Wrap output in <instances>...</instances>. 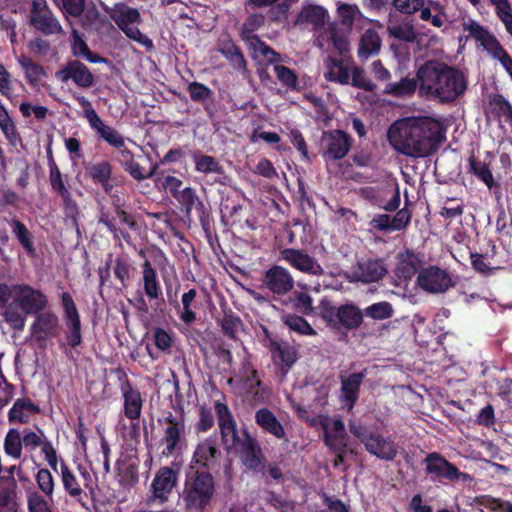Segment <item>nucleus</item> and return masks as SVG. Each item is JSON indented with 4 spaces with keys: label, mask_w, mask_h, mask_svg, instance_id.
Listing matches in <instances>:
<instances>
[{
    "label": "nucleus",
    "mask_w": 512,
    "mask_h": 512,
    "mask_svg": "<svg viewBox=\"0 0 512 512\" xmlns=\"http://www.w3.org/2000/svg\"><path fill=\"white\" fill-rule=\"evenodd\" d=\"M388 141L399 153L413 158L432 154L444 139L442 124L428 116L406 117L388 129Z\"/></svg>",
    "instance_id": "f257e3e1"
},
{
    "label": "nucleus",
    "mask_w": 512,
    "mask_h": 512,
    "mask_svg": "<svg viewBox=\"0 0 512 512\" xmlns=\"http://www.w3.org/2000/svg\"><path fill=\"white\" fill-rule=\"evenodd\" d=\"M421 95L442 102L454 101L466 89L462 72L437 62H428L417 72Z\"/></svg>",
    "instance_id": "f03ea898"
},
{
    "label": "nucleus",
    "mask_w": 512,
    "mask_h": 512,
    "mask_svg": "<svg viewBox=\"0 0 512 512\" xmlns=\"http://www.w3.org/2000/svg\"><path fill=\"white\" fill-rule=\"evenodd\" d=\"M106 12L129 39L139 43L148 50L153 49L152 40L142 34L138 28L142 19L137 9L123 3H118L111 8L106 7Z\"/></svg>",
    "instance_id": "7ed1b4c3"
},
{
    "label": "nucleus",
    "mask_w": 512,
    "mask_h": 512,
    "mask_svg": "<svg viewBox=\"0 0 512 512\" xmlns=\"http://www.w3.org/2000/svg\"><path fill=\"white\" fill-rule=\"evenodd\" d=\"M215 486L212 476L197 472L189 476L185 483L183 500L189 512H200L211 501Z\"/></svg>",
    "instance_id": "20e7f679"
},
{
    "label": "nucleus",
    "mask_w": 512,
    "mask_h": 512,
    "mask_svg": "<svg viewBox=\"0 0 512 512\" xmlns=\"http://www.w3.org/2000/svg\"><path fill=\"white\" fill-rule=\"evenodd\" d=\"M350 430L360 439L370 454L383 460H393L395 458L397 449L392 440L370 432L361 425L351 424Z\"/></svg>",
    "instance_id": "39448f33"
},
{
    "label": "nucleus",
    "mask_w": 512,
    "mask_h": 512,
    "mask_svg": "<svg viewBox=\"0 0 512 512\" xmlns=\"http://www.w3.org/2000/svg\"><path fill=\"white\" fill-rule=\"evenodd\" d=\"M222 440L228 450L239 448L250 436L246 431H239L228 407L220 402L215 403Z\"/></svg>",
    "instance_id": "423d86ee"
},
{
    "label": "nucleus",
    "mask_w": 512,
    "mask_h": 512,
    "mask_svg": "<svg viewBox=\"0 0 512 512\" xmlns=\"http://www.w3.org/2000/svg\"><path fill=\"white\" fill-rule=\"evenodd\" d=\"M264 23V16L262 14H252L243 25V37L248 42L250 48L253 50L254 57H263L270 63L279 61L280 56L270 49L264 42L260 41L256 36L249 35L257 30Z\"/></svg>",
    "instance_id": "0eeeda50"
},
{
    "label": "nucleus",
    "mask_w": 512,
    "mask_h": 512,
    "mask_svg": "<svg viewBox=\"0 0 512 512\" xmlns=\"http://www.w3.org/2000/svg\"><path fill=\"white\" fill-rule=\"evenodd\" d=\"M12 300L28 314L38 313L47 304V298L41 291L24 284L12 286Z\"/></svg>",
    "instance_id": "6e6552de"
},
{
    "label": "nucleus",
    "mask_w": 512,
    "mask_h": 512,
    "mask_svg": "<svg viewBox=\"0 0 512 512\" xmlns=\"http://www.w3.org/2000/svg\"><path fill=\"white\" fill-rule=\"evenodd\" d=\"M317 43L322 50L343 54L348 51L349 42L346 32L331 23L319 31Z\"/></svg>",
    "instance_id": "1a4fd4ad"
},
{
    "label": "nucleus",
    "mask_w": 512,
    "mask_h": 512,
    "mask_svg": "<svg viewBox=\"0 0 512 512\" xmlns=\"http://www.w3.org/2000/svg\"><path fill=\"white\" fill-rule=\"evenodd\" d=\"M281 258L294 269L303 273L314 276L323 274L322 266L303 250L286 248L281 251Z\"/></svg>",
    "instance_id": "9d476101"
},
{
    "label": "nucleus",
    "mask_w": 512,
    "mask_h": 512,
    "mask_svg": "<svg viewBox=\"0 0 512 512\" xmlns=\"http://www.w3.org/2000/svg\"><path fill=\"white\" fill-rule=\"evenodd\" d=\"M417 282L423 290L430 293L444 292L451 286V279L447 272L436 267L422 270Z\"/></svg>",
    "instance_id": "9b49d317"
},
{
    "label": "nucleus",
    "mask_w": 512,
    "mask_h": 512,
    "mask_svg": "<svg viewBox=\"0 0 512 512\" xmlns=\"http://www.w3.org/2000/svg\"><path fill=\"white\" fill-rule=\"evenodd\" d=\"M178 481L176 472L170 467L160 468L152 481L151 489L154 500L164 503L168 500Z\"/></svg>",
    "instance_id": "f8f14e48"
},
{
    "label": "nucleus",
    "mask_w": 512,
    "mask_h": 512,
    "mask_svg": "<svg viewBox=\"0 0 512 512\" xmlns=\"http://www.w3.org/2000/svg\"><path fill=\"white\" fill-rule=\"evenodd\" d=\"M321 141L324 155L330 159H341L350 149L349 137L341 130L324 132Z\"/></svg>",
    "instance_id": "ddd939ff"
},
{
    "label": "nucleus",
    "mask_w": 512,
    "mask_h": 512,
    "mask_svg": "<svg viewBox=\"0 0 512 512\" xmlns=\"http://www.w3.org/2000/svg\"><path fill=\"white\" fill-rule=\"evenodd\" d=\"M184 446L183 427L177 423H169L164 430L163 438L158 444L161 456H176Z\"/></svg>",
    "instance_id": "4468645a"
},
{
    "label": "nucleus",
    "mask_w": 512,
    "mask_h": 512,
    "mask_svg": "<svg viewBox=\"0 0 512 512\" xmlns=\"http://www.w3.org/2000/svg\"><path fill=\"white\" fill-rule=\"evenodd\" d=\"M56 78L61 82L73 80V82L83 88H88L93 84L94 77L89 69L79 61H70L61 70L55 74Z\"/></svg>",
    "instance_id": "2eb2a0df"
},
{
    "label": "nucleus",
    "mask_w": 512,
    "mask_h": 512,
    "mask_svg": "<svg viewBox=\"0 0 512 512\" xmlns=\"http://www.w3.org/2000/svg\"><path fill=\"white\" fill-rule=\"evenodd\" d=\"M264 283L273 293L283 295L292 289L294 281L286 268L274 265L265 273Z\"/></svg>",
    "instance_id": "dca6fc26"
},
{
    "label": "nucleus",
    "mask_w": 512,
    "mask_h": 512,
    "mask_svg": "<svg viewBox=\"0 0 512 512\" xmlns=\"http://www.w3.org/2000/svg\"><path fill=\"white\" fill-rule=\"evenodd\" d=\"M426 471L435 477L457 480L462 476L459 470L438 453H430L425 458Z\"/></svg>",
    "instance_id": "f3484780"
},
{
    "label": "nucleus",
    "mask_w": 512,
    "mask_h": 512,
    "mask_svg": "<svg viewBox=\"0 0 512 512\" xmlns=\"http://www.w3.org/2000/svg\"><path fill=\"white\" fill-rule=\"evenodd\" d=\"M385 273L386 268L382 262L369 260L359 263L347 277L350 281L370 283L378 281Z\"/></svg>",
    "instance_id": "a211bd4d"
},
{
    "label": "nucleus",
    "mask_w": 512,
    "mask_h": 512,
    "mask_svg": "<svg viewBox=\"0 0 512 512\" xmlns=\"http://www.w3.org/2000/svg\"><path fill=\"white\" fill-rule=\"evenodd\" d=\"M324 67V77L326 80L341 85L350 83L351 63L348 60H335L332 57H328L324 63Z\"/></svg>",
    "instance_id": "6ab92c4d"
},
{
    "label": "nucleus",
    "mask_w": 512,
    "mask_h": 512,
    "mask_svg": "<svg viewBox=\"0 0 512 512\" xmlns=\"http://www.w3.org/2000/svg\"><path fill=\"white\" fill-rule=\"evenodd\" d=\"M58 329L57 316L49 312L42 313L36 317L32 325V335L36 340L42 341L56 336Z\"/></svg>",
    "instance_id": "aec40b11"
},
{
    "label": "nucleus",
    "mask_w": 512,
    "mask_h": 512,
    "mask_svg": "<svg viewBox=\"0 0 512 512\" xmlns=\"http://www.w3.org/2000/svg\"><path fill=\"white\" fill-rule=\"evenodd\" d=\"M89 125L109 145L116 149L123 148L125 144L124 137L113 127L106 125L98 114L90 113Z\"/></svg>",
    "instance_id": "412c9836"
},
{
    "label": "nucleus",
    "mask_w": 512,
    "mask_h": 512,
    "mask_svg": "<svg viewBox=\"0 0 512 512\" xmlns=\"http://www.w3.org/2000/svg\"><path fill=\"white\" fill-rule=\"evenodd\" d=\"M322 425L326 444L330 448L340 451L341 448L345 447V427L341 420L327 418Z\"/></svg>",
    "instance_id": "4be33fe9"
},
{
    "label": "nucleus",
    "mask_w": 512,
    "mask_h": 512,
    "mask_svg": "<svg viewBox=\"0 0 512 512\" xmlns=\"http://www.w3.org/2000/svg\"><path fill=\"white\" fill-rule=\"evenodd\" d=\"M364 378L363 373H353L342 378L341 401L344 408L350 411L358 398L359 387Z\"/></svg>",
    "instance_id": "5701e85b"
},
{
    "label": "nucleus",
    "mask_w": 512,
    "mask_h": 512,
    "mask_svg": "<svg viewBox=\"0 0 512 512\" xmlns=\"http://www.w3.org/2000/svg\"><path fill=\"white\" fill-rule=\"evenodd\" d=\"M60 478L64 491L73 499L81 502L84 491L80 486L75 474L69 469L64 461L60 464Z\"/></svg>",
    "instance_id": "b1692460"
},
{
    "label": "nucleus",
    "mask_w": 512,
    "mask_h": 512,
    "mask_svg": "<svg viewBox=\"0 0 512 512\" xmlns=\"http://www.w3.org/2000/svg\"><path fill=\"white\" fill-rule=\"evenodd\" d=\"M235 452L240 455L246 467L257 469L261 465V451L253 438L246 439L239 448L235 449Z\"/></svg>",
    "instance_id": "393cba45"
},
{
    "label": "nucleus",
    "mask_w": 512,
    "mask_h": 512,
    "mask_svg": "<svg viewBox=\"0 0 512 512\" xmlns=\"http://www.w3.org/2000/svg\"><path fill=\"white\" fill-rule=\"evenodd\" d=\"M255 421L264 431L269 432L277 438L284 437V428L275 415L268 409H259L255 414Z\"/></svg>",
    "instance_id": "a878e982"
},
{
    "label": "nucleus",
    "mask_w": 512,
    "mask_h": 512,
    "mask_svg": "<svg viewBox=\"0 0 512 512\" xmlns=\"http://www.w3.org/2000/svg\"><path fill=\"white\" fill-rule=\"evenodd\" d=\"M418 264L417 256L411 251H405L398 255L395 273L399 279L409 280L415 275Z\"/></svg>",
    "instance_id": "bb28decb"
},
{
    "label": "nucleus",
    "mask_w": 512,
    "mask_h": 512,
    "mask_svg": "<svg viewBox=\"0 0 512 512\" xmlns=\"http://www.w3.org/2000/svg\"><path fill=\"white\" fill-rule=\"evenodd\" d=\"M17 61L21 68L25 72V76L28 82L33 87H39L43 84L46 78V72L43 67L33 62L29 57L20 55L17 57Z\"/></svg>",
    "instance_id": "cd10ccee"
},
{
    "label": "nucleus",
    "mask_w": 512,
    "mask_h": 512,
    "mask_svg": "<svg viewBox=\"0 0 512 512\" xmlns=\"http://www.w3.org/2000/svg\"><path fill=\"white\" fill-rule=\"evenodd\" d=\"M39 411V409L27 399H18L9 411V421L15 423H27L30 416Z\"/></svg>",
    "instance_id": "c85d7f7f"
},
{
    "label": "nucleus",
    "mask_w": 512,
    "mask_h": 512,
    "mask_svg": "<svg viewBox=\"0 0 512 512\" xmlns=\"http://www.w3.org/2000/svg\"><path fill=\"white\" fill-rule=\"evenodd\" d=\"M125 415L131 419H138L141 415L142 398L140 392L131 387L123 390Z\"/></svg>",
    "instance_id": "c756f323"
},
{
    "label": "nucleus",
    "mask_w": 512,
    "mask_h": 512,
    "mask_svg": "<svg viewBox=\"0 0 512 512\" xmlns=\"http://www.w3.org/2000/svg\"><path fill=\"white\" fill-rule=\"evenodd\" d=\"M217 452L215 441L206 439L200 442L194 452L193 461L203 467H208L214 463Z\"/></svg>",
    "instance_id": "7c9ffc66"
},
{
    "label": "nucleus",
    "mask_w": 512,
    "mask_h": 512,
    "mask_svg": "<svg viewBox=\"0 0 512 512\" xmlns=\"http://www.w3.org/2000/svg\"><path fill=\"white\" fill-rule=\"evenodd\" d=\"M142 278L146 296L149 299L158 298L161 289L157 280L156 270L149 261H145L143 264Z\"/></svg>",
    "instance_id": "2f4dec72"
},
{
    "label": "nucleus",
    "mask_w": 512,
    "mask_h": 512,
    "mask_svg": "<svg viewBox=\"0 0 512 512\" xmlns=\"http://www.w3.org/2000/svg\"><path fill=\"white\" fill-rule=\"evenodd\" d=\"M381 47V39L378 33L373 29H367L361 37L359 45V55L364 58L376 54Z\"/></svg>",
    "instance_id": "473e14b6"
},
{
    "label": "nucleus",
    "mask_w": 512,
    "mask_h": 512,
    "mask_svg": "<svg viewBox=\"0 0 512 512\" xmlns=\"http://www.w3.org/2000/svg\"><path fill=\"white\" fill-rule=\"evenodd\" d=\"M326 17L327 11L322 6L307 4L302 8L298 16V21L319 27L325 23Z\"/></svg>",
    "instance_id": "72a5a7b5"
},
{
    "label": "nucleus",
    "mask_w": 512,
    "mask_h": 512,
    "mask_svg": "<svg viewBox=\"0 0 512 512\" xmlns=\"http://www.w3.org/2000/svg\"><path fill=\"white\" fill-rule=\"evenodd\" d=\"M32 24L45 34H58L62 33L63 29L59 21L51 11L43 15L32 18Z\"/></svg>",
    "instance_id": "f704fd0d"
},
{
    "label": "nucleus",
    "mask_w": 512,
    "mask_h": 512,
    "mask_svg": "<svg viewBox=\"0 0 512 512\" xmlns=\"http://www.w3.org/2000/svg\"><path fill=\"white\" fill-rule=\"evenodd\" d=\"M336 317L338 321L348 327H357L362 321L360 310L353 305H343L337 309Z\"/></svg>",
    "instance_id": "c9c22d12"
},
{
    "label": "nucleus",
    "mask_w": 512,
    "mask_h": 512,
    "mask_svg": "<svg viewBox=\"0 0 512 512\" xmlns=\"http://www.w3.org/2000/svg\"><path fill=\"white\" fill-rule=\"evenodd\" d=\"M72 52L74 56L77 57H84L86 60H88L91 63H100L103 61V59L97 55H93L85 41L82 39L80 34L76 29H72Z\"/></svg>",
    "instance_id": "e433bc0d"
},
{
    "label": "nucleus",
    "mask_w": 512,
    "mask_h": 512,
    "mask_svg": "<svg viewBox=\"0 0 512 512\" xmlns=\"http://www.w3.org/2000/svg\"><path fill=\"white\" fill-rule=\"evenodd\" d=\"M299 0H273L269 15L273 20L281 21L298 7Z\"/></svg>",
    "instance_id": "4c0bfd02"
},
{
    "label": "nucleus",
    "mask_w": 512,
    "mask_h": 512,
    "mask_svg": "<svg viewBox=\"0 0 512 512\" xmlns=\"http://www.w3.org/2000/svg\"><path fill=\"white\" fill-rule=\"evenodd\" d=\"M417 88V81L412 78H403L397 83H388L384 92L396 97L411 96Z\"/></svg>",
    "instance_id": "58836bf2"
},
{
    "label": "nucleus",
    "mask_w": 512,
    "mask_h": 512,
    "mask_svg": "<svg viewBox=\"0 0 512 512\" xmlns=\"http://www.w3.org/2000/svg\"><path fill=\"white\" fill-rule=\"evenodd\" d=\"M23 442L21 433L17 429H9L4 439V451L6 455L19 459L22 455Z\"/></svg>",
    "instance_id": "ea45409f"
},
{
    "label": "nucleus",
    "mask_w": 512,
    "mask_h": 512,
    "mask_svg": "<svg viewBox=\"0 0 512 512\" xmlns=\"http://www.w3.org/2000/svg\"><path fill=\"white\" fill-rule=\"evenodd\" d=\"M28 313L14 304L12 300L5 310V320L14 329L21 330L25 326L26 316Z\"/></svg>",
    "instance_id": "a19ab883"
},
{
    "label": "nucleus",
    "mask_w": 512,
    "mask_h": 512,
    "mask_svg": "<svg viewBox=\"0 0 512 512\" xmlns=\"http://www.w3.org/2000/svg\"><path fill=\"white\" fill-rule=\"evenodd\" d=\"M283 322L293 331L307 336H315L317 333L311 325L301 316L287 314L282 317Z\"/></svg>",
    "instance_id": "79ce46f5"
},
{
    "label": "nucleus",
    "mask_w": 512,
    "mask_h": 512,
    "mask_svg": "<svg viewBox=\"0 0 512 512\" xmlns=\"http://www.w3.org/2000/svg\"><path fill=\"white\" fill-rule=\"evenodd\" d=\"M35 480L39 490L48 498L49 501L53 500L55 481L54 477L48 469H40L35 476Z\"/></svg>",
    "instance_id": "37998d69"
},
{
    "label": "nucleus",
    "mask_w": 512,
    "mask_h": 512,
    "mask_svg": "<svg viewBox=\"0 0 512 512\" xmlns=\"http://www.w3.org/2000/svg\"><path fill=\"white\" fill-rule=\"evenodd\" d=\"M388 32L390 36L401 41L413 42L416 39L413 25L409 22L390 24L388 26Z\"/></svg>",
    "instance_id": "c03bdc74"
},
{
    "label": "nucleus",
    "mask_w": 512,
    "mask_h": 512,
    "mask_svg": "<svg viewBox=\"0 0 512 512\" xmlns=\"http://www.w3.org/2000/svg\"><path fill=\"white\" fill-rule=\"evenodd\" d=\"M337 15L341 23L350 29L353 22L361 15V12L357 5L338 3Z\"/></svg>",
    "instance_id": "a18cd8bd"
},
{
    "label": "nucleus",
    "mask_w": 512,
    "mask_h": 512,
    "mask_svg": "<svg viewBox=\"0 0 512 512\" xmlns=\"http://www.w3.org/2000/svg\"><path fill=\"white\" fill-rule=\"evenodd\" d=\"M28 512H52L48 504V498L45 499L36 490H29L26 494Z\"/></svg>",
    "instance_id": "49530a36"
},
{
    "label": "nucleus",
    "mask_w": 512,
    "mask_h": 512,
    "mask_svg": "<svg viewBox=\"0 0 512 512\" xmlns=\"http://www.w3.org/2000/svg\"><path fill=\"white\" fill-rule=\"evenodd\" d=\"M62 305L65 310V314L67 317V320L69 322V325L73 327V329L77 332V337L79 336V315L76 310V306L74 304V301L71 297V295L67 292L62 294Z\"/></svg>",
    "instance_id": "de8ad7c7"
},
{
    "label": "nucleus",
    "mask_w": 512,
    "mask_h": 512,
    "mask_svg": "<svg viewBox=\"0 0 512 512\" xmlns=\"http://www.w3.org/2000/svg\"><path fill=\"white\" fill-rule=\"evenodd\" d=\"M195 169L200 173H221L219 163L209 155L194 156Z\"/></svg>",
    "instance_id": "09e8293b"
},
{
    "label": "nucleus",
    "mask_w": 512,
    "mask_h": 512,
    "mask_svg": "<svg viewBox=\"0 0 512 512\" xmlns=\"http://www.w3.org/2000/svg\"><path fill=\"white\" fill-rule=\"evenodd\" d=\"M244 386L247 389V392L252 395L257 400H263L264 394L260 392L259 388L261 386V381L258 378V373L254 369H249L246 371L244 376Z\"/></svg>",
    "instance_id": "8fccbe9b"
},
{
    "label": "nucleus",
    "mask_w": 512,
    "mask_h": 512,
    "mask_svg": "<svg viewBox=\"0 0 512 512\" xmlns=\"http://www.w3.org/2000/svg\"><path fill=\"white\" fill-rule=\"evenodd\" d=\"M365 314L372 319L383 320L393 315V308L388 302H378L368 306L365 309Z\"/></svg>",
    "instance_id": "3c124183"
},
{
    "label": "nucleus",
    "mask_w": 512,
    "mask_h": 512,
    "mask_svg": "<svg viewBox=\"0 0 512 512\" xmlns=\"http://www.w3.org/2000/svg\"><path fill=\"white\" fill-rule=\"evenodd\" d=\"M470 169L477 178L487 185L489 189L492 188L494 185V178L489 167L485 163L471 159Z\"/></svg>",
    "instance_id": "603ef678"
},
{
    "label": "nucleus",
    "mask_w": 512,
    "mask_h": 512,
    "mask_svg": "<svg viewBox=\"0 0 512 512\" xmlns=\"http://www.w3.org/2000/svg\"><path fill=\"white\" fill-rule=\"evenodd\" d=\"M21 438L23 446L29 450H35L38 447L42 448L44 441L47 440L44 433L41 430L35 432L30 429H25L23 431V437Z\"/></svg>",
    "instance_id": "864d4df0"
},
{
    "label": "nucleus",
    "mask_w": 512,
    "mask_h": 512,
    "mask_svg": "<svg viewBox=\"0 0 512 512\" xmlns=\"http://www.w3.org/2000/svg\"><path fill=\"white\" fill-rule=\"evenodd\" d=\"M291 301L295 309L300 313L305 315L312 314L314 310L313 300L306 292H295Z\"/></svg>",
    "instance_id": "5fc2aeb1"
},
{
    "label": "nucleus",
    "mask_w": 512,
    "mask_h": 512,
    "mask_svg": "<svg viewBox=\"0 0 512 512\" xmlns=\"http://www.w3.org/2000/svg\"><path fill=\"white\" fill-rule=\"evenodd\" d=\"M484 49L494 58L497 59L500 63L503 59L507 58L509 55L497 41V39L491 34L481 43Z\"/></svg>",
    "instance_id": "6e6d98bb"
},
{
    "label": "nucleus",
    "mask_w": 512,
    "mask_h": 512,
    "mask_svg": "<svg viewBox=\"0 0 512 512\" xmlns=\"http://www.w3.org/2000/svg\"><path fill=\"white\" fill-rule=\"evenodd\" d=\"M221 53L232 63L236 69L245 68V60L239 49L232 43H227L220 49Z\"/></svg>",
    "instance_id": "4d7b16f0"
},
{
    "label": "nucleus",
    "mask_w": 512,
    "mask_h": 512,
    "mask_svg": "<svg viewBox=\"0 0 512 512\" xmlns=\"http://www.w3.org/2000/svg\"><path fill=\"white\" fill-rule=\"evenodd\" d=\"M350 79H352V85L367 91H372L375 89V85L368 80L365 75L364 71L351 64L350 69Z\"/></svg>",
    "instance_id": "13d9d810"
},
{
    "label": "nucleus",
    "mask_w": 512,
    "mask_h": 512,
    "mask_svg": "<svg viewBox=\"0 0 512 512\" xmlns=\"http://www.w3.org/2000/svg\"><path fill=\"white\" fill-rule=\"evenodd\" d=\"M428 3L430 4V7H426V8H420L421 11H420V18L424 21H430L431 24L437 28H440L443 26L444 24V20H443V17L441 15H439L438 13L437 14H432V10L438 12L439 9H440V6L439 4L429 0Z\"/></svg>",
    "instance_id": "bf43d9fd"
},
{
    "label": "nucleus",
    "mask_w": 512,
    "mask_h": 512,
    "mask_svg": "<svg viewBox=\"0 0 512 512\" xmlns=\"http://www.w3.org/2000/svg\"><path fill=\"white\" fill-rule=\"evenodd\" d=\"M274 72L278 80L287 88L295 89L297 86V76L289 68L283 65H275Z\"/></svg>",
    "instance_id": "052dcab7"
},
{
    "label": "nucleus",
    "mask_w": 512,
    "mask_h": 512,
    "mask_svg": "<svg viewBox=\"0 0 512 512\" xmlns=\"http://www.w3.org/2000/svg\"><path fill=\"white\" fill-rule=\"evenodd\" d=\"M275 358H278L282 364L285 372L296 362L297 353L294 348L289 346H280L276 348Z\"/></svg>",
    "instance_id": "680f3d73"
},
{
    "label": "nucleus",
    "mask_w": 512,
    "mask_h": 512,
    "mask_svg": "<svg viewBox=\"0 0 512 512\" xmlns=\"http://www.w3.org/2000/svg\"><path fill=\"white\" fill-rule=\"evenodd\" d=\"M111 168L108 163H99L91 167L90 175L94 181L103 184L108 189V180L110 178Z\"/></svg>",
    "instance_id": "e2e57ef3"
},
{
    "label": "nucleus",
    "mask_w": 512,
    "mask_h": 512,
    "mask_svg": "<svg viewBox=\"0 0 512 512\" xmlns=\"http://www.w3.org/2000/svg\"><path fill=\"white\" fill-rule=\"evenodd\" d=\"M392 4L403 14H413L424 6V0H392Z\"/></svg>",
    "instance_id": "0e129e2a"
},
{
    "label": "nucleus",
    "mask_w": 512,
    "mask_h": 512,
    "mask_svg": "<svg viewBox=\"0 0 512 512\" xmlns=\"http://www.w3.org/2000/svg\"><path fill=\"white\" fill-rule=\"evenodd\" d=\"M13 232L28 252H33V245L30 240V233L27 228L20 222L14 221L12 224Z\"/></svg>",
    "instance_id": "69168bd1"
},
{
    "label": "nucleus",
    "mask_w": 512,
    "mask_h": 512,
    "mask_svg": "<svg viewBox=\"0 0 512 512\" xmlns=\"http://www.w3.org/2000/svg\"><path fill=\"white\" fill-rule=\"evenodd\" d=\"M175 198L182 206L185 207L187 212L191 211L196 201L198 200L195 190L190 187L184 188L182 191L176 194Z\"/></svg>",
    "instance_id": "338daca9"
},
{
    "label": "nucleus",
    "mask_w": 512,
    "mask_h": 512,
    "mask_svg": "<svg viewBox=\"0 0 512 512\" xmlns=\"http://www.w3.org/2000/svg\"><path fill=\"white\" fill-rule=\"evenodd\" d=\"M41 449L48 465L53 471L58 472L59 458L53 444L49 440H45Z\"/></svg>",
    "instance_id": "774afa93"
}]
</instances>
